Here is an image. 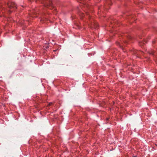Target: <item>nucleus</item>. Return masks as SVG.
I'll return each mask as SVG.
<instances>
[{"instance_id":"7ed1b4c3","label":"nucleus","mask_w":157,"mask_h":157,"mask_svg":"<svg viewBox=\"0 0 157 157\" xmlns=\"http://www.w3.org/2000/svg\"><path fill=\"white\" fill-rule=\"evenodd\" d=\"M148 53L150 54L151 55L153 56H155L156 53L154 52V50H151L148 52Z\"/></svg>"},{"instance_id":"6e6552de","label":"nucleus","mask_w":157,"mask_h":157,"mask_svg":"<svg viewBox=\"0 0 157 157\" xmlns=\"http://www.w3.org/2000/svg\"><path fill=\"white\" fill-rule=\"evenodd\" d=\"M86 14L88 16V18H89L90 17V16H89V14L87 13H86Z\"/></svg>"},{"instance_id":"1a4fd4ad","label":"nucleus","mask_w":157,"mask_h":157,"mask_svg":"<svg viewBox=\"0 0 157 157\" xmlns=\"http://www.w3.org/2000/svg\"><path fill=\"white\" fill-rule=\"evenodd\" d=\"M131 37L130 36H129L128 37V39H131Z\"/></svg>"},{"instance_id":"ddd939ff","label":"nucleus","mask_w":157,"mask_h":157,"mask_svg":"<svg viewBox=\"0 0 157 157\" xmlns=\"http://www.w3.org/2000/svg\"><path fill=\"white\" fill-rule=\"evenodd\" d=\"M85 6H87V5H85Z\"/></svg>"},{"instance_id":"f03ea898","label":"nucleus","mask_w":157,"mask_h":157,"mask_svg":"<svg viewBox=\"0 0 157 157\" xmlns=\"http://www.w3.org/2000/svg\"><path fill=\"white\" fill-rule=\"evenodd\" d=\"M7 5L9 8L10 9H11L12 8H13L14 9L17 8L16 5L13 2L10 1L9 2L7 3Z\"/></svg>"},{"instance_id":"2eb2a0df","label":"nucleus","mask_w":157,"mask_h":157,"mask_svg":"<svg viewBox=\"0 0 157 157\" xmlns=\"http://www.w3.org/2000/svg\"><path fill=\"white\" fill-rule=\"evenodd\" d=\"M133 157H136V156H134Z\"/></svg>"},{"instance_id":"39448f33","label":"nucleus","mask_w":157,"mask_h":157,"mask_svg":"<svg viewBox=\"0 0 157 157\" xmlns=\"http://www.w3.org/2000/svg\"><path fill=\"white\" fill-rule=\"evenodd\" d=\"M92 26L93 27L94 26V27H97L98 26V25L96 22H94L93 23H92Z\"/></svg>"},{"instance_id":"423d86ee","label":"nucleus","mask_w":157,"mask_h":157,"mask_svg":"<svg viewBox=\"0 0 157 157\" xmlns=\"http://www.w3.org/2000/svg\"><path fill=\"white\" fill-rule=\"evenodd\" d=\"M118 44L121 47L123 48L122 45L121 44H120V43H118ZM122 49H123V48H122Z\"/></svg>"},{"instance_id":"0eeeda50","label":"nucleus","mask_w":157,"mask_h":157,"mask_svg":"<svg viewBox=\"0 0 157 157\" xmlns=\"http://www.w3.org/2000/svg\"><path fill=\"white\" fill-rule=\"evenodd\" d=\"M143 44H144V42H143H143H141L140 43V46H141V45H142Z\"/></svg>"},{"instance_id":"f257e3e1","label":"nucleus","mask_w":157,"mask_h":157,"mask_svg":"<svg viewBox=\"0 0 157 157\" xmlns=\"http://www.w3.org/2000/svg\"><path fill=\"white\" fill-rule=\"evenodd\" d=\"M41 2L44 4L45 7H50L49 9H52L53 8L52 2L50 0H42Z\"/></svg>"},{"instance_id":"f8f14e48","label":"nucleus","mask_w":157,"mask_h":157,"mask_svg":"<svg viewBox=\"0 0 157 157\" xmlns=\"http://www.w3.org/2000/svg\"><path fill=\"white\" fill-rule=\"evenodd\" d=\"M155 41H153V43H154L155 42Z\"/></svg>"},{"instance_id":"9b49d317","label":"nucleus","mask_w":157,"mask_h":157,"mask_svg":"<svg viewBox=\"0 0 157 157\" xmlns=\"http://www.w3.org/2000/svg\"><path fill=\"white\" fill-rule=\"evenodd\" d=\"M124 43H127V41L125 40V41H124Z\"/></svg>"},{"instance_id":"20e7f679","label":"nucleus","mask_w":157,"mask_h":157,"mask_svg":"<svg viewBox=\"0 0 157 157\" xmlns=\"http://www.w3.org/2000/svg\"><path fill=\"white\" fill-rule=\"evenodd\" d=\"M134 53L136 54L137 55H139L141 54H143V52L142 51H135L134 52Z\"/></svg>"},{"instance_id":"9d476101","label":"nucleus","mask_w":157,"mask_h":157,"mask_svg":"<svg viewBox=\"0 0 157 157\" xmlns=\"http://www.w3.org/2000/svg\"><path fill=\"white\" fill-rule=\"evenodd\" d=\"M84 15V14L83 13H82V15H81V16L83 17Z\"/></svg>"},{"instance_id":"4468645a","label":"nucleus","mask_w":157,"mask_h":157,"mask_svg":"<svg viewBox=\"0 0 157 157\" xmlns=\"http://www.w3.org/2000/svg\"><path fill=\"white\" fill-rule=\"evenodd\" d=\"M54 10H56V9H54Z\"/></svg>"}]
</instances>
